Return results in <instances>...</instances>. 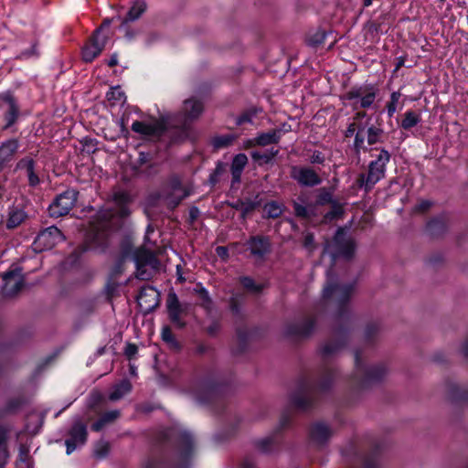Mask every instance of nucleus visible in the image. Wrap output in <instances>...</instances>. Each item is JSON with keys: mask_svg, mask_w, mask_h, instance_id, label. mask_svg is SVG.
<instances>
[{"mask_svg": "<svg viewBox=\"0 0 468 468\" xmlns=\"http://www.w3.org/2000/svg\"><path fill=\"white\" fill-rule=\"evenodd\" d=\"M355 240L348 237L343 228H338L332 240H326L323 254H329L332 266L339 258L350 261L355 254ZM327 280L323 290V301L333 311L331 338L321 347L324 361L341 350L348 342L354 325V315L349 309V301L355 290L354 283H341L335 276L333 267L326 272Z\"/></svg>", "mask_w": 468, "mask_h": 468, "instance_id": "obj_1", "label": "nucleus"}, {"mask_svg": "<svg viewBox=\"0 0 468 468\" xmlns=\"http://www.w3.org/2000/svg\"><path fill=\"white\" fill-rule=\"evenodd\" d=\"M156 441L163 445L173 442L174 453L169 457L166 452L151 456L144 468H189L194 454L195 441L187 431L164 430L156 434Z\"/></svg>", "mask_w": 468, "mask_h": 468, "instance_id": "obj_2", "label": "nucleus"}, {"mask_svg": "<svg viewBox=\"0 0 468 468\" xmlns=\"http://www.w3.org/2000/svg\"><path fill=\"white\" fill-rule=\"evenodd\" d=\"M335 378V370L324 365L314 376L300 380L296 390L291 395L292 405L302 411L312 409L318 395L330 389Z\"/></svg>", "mask_w": 468, "mask_h": 468, "instance_id": "obj_3", "label": "nucleus"}, {"mask_svg": "<svg viewBox=\"0 0 468 468\" xmlns=\"http://www.w3.org/2000/svg\"><path fill=\"white\" fill-rule=\"evenodd\" d=\"M232 382L231 375L213 369L207 372L193 388V396L200 404H209L228 392Z\"/></svg>", "mask_w": 468, "mask_h": 468, "instance_id": "obj_4", "label": "nucleus"}, {"mask_svg": "<svg viewBox=\"0 0 468 468\" xmlns=\"http://www.w3.org/2000/svg\"><path fill=\"white\" fill-rule=\"evenodd\" d=\"M356 372L354 378L356 384L359 388H367L373 385L380 383L387 377L388 370L385 364L378 363L367 365L363 361L362 352H355Z\"/></svg>", "mask_w": 468, "mask_h": 468, "instance_id": "obj_5", "label": "nucleus"}, {"mask_svg": "<svg viewBox=\"0 0 468 468\" xmlns=\"http://www.w3.org/2000/svg\"><path fill=\"white\" fill-rule=\"evenodd\" d=\"M390 154L386 149H381L376 159L368 164L367 173L358 175L356 184L363 188L366 193L370 192L375 185L385 177L387 164L390 161Z\"/></svg>", "mask_w": 468, "mask_h": 468, "instance_id": "obj_6", "label": "nucleus"}, {"mask_svg": "<svg viewBox=\"0 0 468 468\" xmlns=\"http://www.w3.org/2000/svg\"><path fill=\"white\" fill-rule=\"evenodd\" d=\"M0 110L3 112L4 122L2 130L15 133L16 131L15 125L21 116V110L17 100L11 91L7 90L0 94Z\"/></svg>", "mask_w": 468, "mask_h": 468, "instance_id": "obj_7", "label": "nucleus"}, {"mask_svg": "<svg viewBox=\"0 0 468 468\" xmlns=\"http://www.w3.org/2000/svg\"><path fill=\"white\" fill-rule=\"evenodd\" d=\"M79 197V191L69 188L56 197L48 207V214L51 218L63 217L73 208Z\"/></svg>", "mask_w": 468, "mask_h": 468, "instance_id": "obj_8", "label": "nucleus"}, {"mask_svg": "<svg viewBox=\"0 0 468 468\" xmlns=\"http://www.w3.org/2000/svg\"><path fill=\"white\" fill-rule=\"evenodd\" d=\"M131 129L144 139L154 142L162 141L166 130V122L164 119L155 120L151 122L134 121Z\"/></svg>", "mask_w": 468, "mask_h": 468, "instance_id": "obj_9", "label": "nucleus"}, {"mask_svg": "<svg viewBox=\"0 0 468 468\" xmlns=\"http://www.w3.org/2000/svg\"><path fill=\"white\" fill-rule=\"evenodd\" d=\"M378 91V87L371 83L354 86L343 95V99L346 101L360 99L359 107L367 109L374 103Z\"/></svg>", "mask_w": 468, "mask_h": 468, "instance_id": "obj_10", "label": "nucleus"}, {"mask_svg": "<svg viewBox=\"0 0 468 468\" xmlns=\"http://www.w3.org/2000/svg\"><path fill=\"white\" fill-rule=\"evenodd\" d=\"M290 421V416L283 414L281 417L279 426L270 436L257 440L255 441L256 448L263 453H272L278 451L282 444V440L279 434L281 433L282 430L289 426Z\"/></svg>", "mask_w": 468, "mask_h": 468, "instance_id": "obj_11", "label": "nucleus"}, {"mask_svg": "<svg viewBox=\"0 0 468 468\" xmlns=\"http://www.w3.org/2000/svg\"><path fill=\"white\" fill-rule=\"evenodd\" d=\"M65 240L63 233L55 226H50L41 230L34 240V248L37 251L51 250L57 244Z\"/></svg>", "mask_w": 468, "mask_h": 468, "instance_id": "obj_12", "label": "nucleus"}, {"mask_svg": "<svg viewBox=\"0 0 468 468\" xmlns=\"http://www.w3.org/2000/svg\"><path fill=\"white\" fill-rule=\"evenodd\" d=\"M2 292L5 297L16 296L25 286V277L21 267H15L5 271L3 276Z\"/></svg>", "mask_w": 468, "mask_h": 468, "instance_id": "obj_13", "label": "nucleus"}, {"mask_svg": "<svg viewBox=\"0 0 468 468\" xmlns=\"http://www.w3.org/2000/svg\"><path fill=\"white\" fill-rule=\"evenodd\" d=\"M203 112L204 103L201 100L195 97L186 99L183 101L182 108L177 114V122L191 127V124L201 116Z\"/></svg>", "mask_w": 468, "mask_h": 468, "instance_id": "obj_14", "label": "nucleus"}, {"mask_svg": "<svg viewBox=\"0 0 468 468\" xmlns=\"http://www.w3.org/2000/svg\"><path fill=\"white\" fill-rule=\"evenodd\" d=\"M290 176L304 187H314L322 183L321 176L310 166L293 165L291 167Z\"/></svg>", "mask_w": 468, "mask_h": 468, "instance_id": "obj_15", "label": "nucleus"}, {"mask_svg": "<svg viewBox=\"0 0 468 468\" xmlns=\"http://www.w3.org/2000/svg\"><path fill=\"white\" fill-rule=\"evenodd\" d=\"M315 324L314 317H305L301 321L288 324L284 328V335L295 340L306 338L312 335Z\"/></svg>", "mask_w": 468, "mask_h": 468, "instance_id": "obj_16", "label": "nucleus"}, {"mask_svg": "<svg viewBox=\"0 0 468 468\" xmlns=\"http://www.w3.org/2000/svg\"><path fill=\"white\" fill-rule=\"evenodd\" d=\"M245 246L250 255L260 261H263L271 252V239L264 235L250 236L246 240Z\"/></svg>", "mask_w": 468, "mask_h": 468, "instance_id": "obj_17", "label": "nucleus"}, {"mask_svg": "<svg viewBox=\"0 0 468 468\" xmlns=\"http://www.w3.org/2000/svg\"><path fill=\"white\" fill-rule=\"evenodd\" d=\"M108 36H101L100 29H95L85 46L82 48V58L85 62H91L104 49Z\"/></svg>", "mask_w": 468, "mask_h": 468, "instance_id": "obj_18", "label": "nucleus"}, {"mask_svg": "<svg viewBox=\"0 0 468 468\" xmlns=\"http://www.w3.org/2000/svg\"><path fill=\"white\" fill-rule=\"evenodd\" d=\"M69 438L66 440L67 453L70 454L78 445H83L87 441V425L80 418L74 420L69 431Z\"/></svg>", "mask_w": 468, "mask_h": 468, "instance_id": "obj_19", "label": "nucleus"}, {"mask_svg": "<svg viewBox=\"0 0 468 468\" xmlns=\"http://www.w3.org/2000/svg\"><path fill=\"white\" fill-rule=\"evenodd\" d=\"M136 300L141 312L144 314H148L158 307L160 294L154 287L144 286L140 290Z\"/></svg>", "mask_w": 468, "mask_h": 468, "instance_id": "obj_20", "label": "nucleus"}, {"mask_svg": "<svg viewBox=\"0 0 468 468\" xmlns=\"http://www.w3.org/2000/svg\"><path fill=\"white\" fill-rule=\"evenodd\" d=\"M334 433L332 427L324 421H316L309 429L310 441L317 447L325 446Z\"/></svg>", "mask_w": 468, "mask_h": 468, "instance_id": "obj_21", "label": "nucleus"}, {"mask_svg": "<svg viewBox=\"0 0 468 468\" xmlns=\"http://www.w3.org/2000/svg\"><path fill=\"white\" fill-rule=\"evenodd\" d=\"M445 394L453 403L461 404L468 402V385H460L452 379L445 381Z\"/></svg>", "mask_w": 468, "mask_h": 468, "instance_id": "obj_22", "label": "nucleus"}, {"mask_svg": "<svg viewBox=\"0 0 468 468\" xmlns=\"http://www.w3.org/2000/svg\"><path fill=\"white\" fill-rule=\"evenodd\" d=\"M20 147L17 138H10L0 144V172L14 160Z\"/></svg>", "mask_w": 468, "mask_h": 468, "instance_id": "obj_23", "label": "nucleus"}, {"mask_svg": "<svg viewBox=\"0 0 468 468\" xmlns=\"http://www.w3.org/2000/svg\"><path fill=\"white\" fill-rule=\"evenodd\" d=\"M166 308L170 321L178 328H183L186 323L180 318L183 312L182 305L178 300L176 293L173 291L169 292L166 298Z\"/></svg>", "mask_w": 468, "mask_h": 468, "instance_id": "obj_24", "label": "nucleus"}, {"mask_svg": "<svg viewBox=\"0 0 468 468\" xmlns=\"http://www.w3.org/2000/svg\"><path fill=\"white\" fill-rule=\"evenodd\" d=\"M189 133L190 126H186L185 123L179 122V125L171 129L166 126L164 137L169 138V144H180L188 138Z\"/></svg>", "mask_w": 468, "mask_h": 468, "instance_id": "obj_25", "label": "nucleus"}, {"mask_svg": "<svg viewBox=\"0 0 468 468\" xmlns=\"http://www.w3.org/2000/svg\"><path fill=\"white\" fill-rule=\"evenodd\" d=\"M131 261H134L136 269H139V266L155 267L158 263L155 255L151 250L143 247L134 250L133 257Z\"/></svg>", "mask_w": 468, "mask_h": 468, "instance_id": "obj_26", "label": "nucleus"}, {"mask_svg": "<svg viewBox=\"0 0 468 468\" xmlns=\"http://www.w3.org/2000/svg\"><path fill=\"white\" fill-rule=\"evenodd\" d=\"M247 164L248 157L245 154H238L233 157L230 166L232 184L240 182L242 171Z\"/></svg>", "mask_w": 468, "mask_h": 468, "instance_id": "obj_27", "label": "nucleus"}, {"mask_svg": "<svg viewBox=\"0 0 468 468\" xmlns=\"http://www.w3.org/2000/svg\"><path fill=\"white\" fill-rule=\"evenodd\" d=\"M448 226L444 216H441L430 220L426 229L432 238H439L447 231Z\"/></svg>", "mask_w": 468, "mask_h": 468, "instance_id": "obj_28", "label": "nucleus"}, {"mask_svg": "<svg viewBox=\"0 0 468 468\" xmlns=\"http://www.w3.org/2000/svg\"><path fill=\"white\" fill-rule=\"evenodd\" d=\"M282 137V130L273 129L267 133H259L254 139V144L267 146L272 144H278Z\"/></svg>", "mask_w": 468, "mask_h": 468, "instance_id": "obj_29", "label": "nucleus"}, {"mask_svg": "<svg viewBox=\"0 0 468 468\" xmlns=\"http://www.w3.org/2000/svg\"><path fill=\"white\" fill-rule=\"evenodd\" d=\"M135 250L133 237L131 235H125L120 241L117 257L126 261H131Z\"/></svg>", "mask_w": 468, "mask_h": 468, "instance_id": "obj_30", "label": "nucleus"}, {"mask_svg": "<svg viewBox=\"0 0 468 468\" xmlns=\"http://www.w3.org/2000/svg\"><path fill=\"white\" fill-rule=\"evenodd\" d=\"M27 215L24 211L23 208L18 207H10L9 213H8V218L6 220V228L8 229H13L18 227L22 222L25 221Z\"/></svg>", "mask_w": 468, "mask_h": 468, "instance_id": "obj_31", "label": "nucleus"}, {"mask_svg": "<svg viewBox=\"0 0 468 468\" xmlns=\"http://www.w3.org/2000/svg\"><path fill=\"white\" fill-rule=\"evenodd\" d=\"M367 123L364 124L361 122H356V133L355 134V140L353 144L354 150L356 154H359L360 151H367V147L365 146L366 141V128H367Z\"/></svg>", "mask_w": 468, "mask_h": 468, "instance_id": "obj_32", "label": "nucleus"}, {"mask_svg": "<svg viewBox=\"0 0 468 468\" xmlns=\"http://www.w3.org/2000/svg\"><path fill=\"white\" fill-rule=\"evenodd\" d=\"M246 302V294L244 292H233L229 298V310L233 315L240 317L242 315L241 307Z\"/></svg>", "mask_w": 468, "mask_h": 468, "instance_id": "obj_33", "label": "nucleus"}, {"mask_svg": "<svg viewBox=\"0 0 468 468\" xmlns=\"http://www.w3.org/2000/svg\"><path fill=\"white\" fill-rule=\"evenodd\" d=\"M380 331H381V326L378 322H376V321L369 322L365 327L364 341L367 345L374 344L378 340Z\"/></svg>", "mask_w": 468, "mask_h": 468, "instance_id": "obj_34", "label": "nucleus"}, {"mask_svg": "<svg viewBox=\"0 0 468 468\" xmlns=\"http://www.w3.org/2000/svg\"><path fill=\"white\" fill-rule=\"evenodd\" d=\"M146 10V4L144 1H137L133 4V5L128 11L126 16L123 18L122 22V26L127 24L128 22H133L137 20Z\"/></svg>", "mask_w": 468, "mask_h": 468, "instance_id": "obj_35", "label": "nucleus"}, {"mask_svg": "<svg viewBox=\"0 0 468 468\" xmlns=\"http://www.w3.org/2000/svg\"><path fill=\"white\" fill-rule=\"evenodd\" d=\"M278 154L279 150L273 148L266 150L263 153L254 151L251 153V158L254 162L258 163L260 166H261L271 163Z\"/></svg>", "mask_w": 468, "mask_h": 468, "instance_id": "obj_36", "label": "nucleus"}, {"mask_svg": "<svg viewBox=\"0 0 468 468\" xmlns=\"http://www.w3.org/2000/svg\"><path fill=\"white\" fill-rule=\"evenodd\" d=\"M120 416L119 410H112L104 413L91 425V430L94 431H100L107 424L113 422Z\"/></svg>", "mask_w": 468, "mask_h": 468, "instance_id": "obj_37", "label": "nucleus"}, {"mask_svg": "<svg viewBox=\"0 0 468 468\" xmlns=\"http://www.w3.org/2000/svg\"><path fill=\"white\" fill-rule=\"evenodd\" d=\"M132 389V384L129 380L123 379L119 384L115 385L113 390L109 395V399L112 401L121 399L124 395L129 393Z\"/></svg>", "mask_w": 468, "mask_h": 468, "instance_id": "obj_38", "label": "nucleus"}, {"mask_svg": "<svg viewBox=\"0 0 468 468\" xmlns=\"http://www.w3.org/2000/svg\"><path fill=\"white\" fill-rule=\"evenodd\" d=\"M191 191L189 189H184V193L181 195H176V193H168L165 197L166 206L170 210H174L179 204L190 196Z\"/></svg>", "mask_w": 468, "mask_h": 468, "instance_id": "obj_39", "label": "nucleus"}, {"mask_svg": "<svg viewBox=\"0 0 468 468\" xmlns=\"http://www.w3.org/2000/svg\"><path fill=\"white\" fill-rule=\"evenodd\" d=\"M366 134H367V144L369 145H373L379 142H382V136L384 134V131H383V129L371 124V125L367 126Z\"/></svg>", "mask_w": 468, "mask_h": 468, "instance_id": "obj_40", "label": "nucleus"}, {"mask_svg": "<svg viewBox=\"0 0 468 468\" xmlns=\"http://www.w3.org/2000/svg\"><path fill=\"white\" fill-rule=\"evenodd\" d=\"M6 439L7 430L4 426H0V466H3L8 458Z\"/></svg>", "mask_w": 468, "mask_h": 468, "instance_id": "obj_41", "label": "nucleus"}, {"mask_svg": "<svg viewBox=\"0 0 468 468\" xmlns=\"http://www.w3.org/2000/svg\"><path fill=\"white\" fill-rule=\"evenodd\" d=\"M235 139L236 136L233 134L218 135L212 139L211 144L215 149L218 150L231 145Z\"/></svg>", "mask_w": 468, "mask_h": 468, "instance_id": "obj_42", "label": "nucleus"}, {"mask_svg": "<svg viewBox=\"0 0 468 468\" xmlns=\"http://www.w3.org/2000/svg\"><path fill=\"white\" fill-rule=\"evenodd\" d=\"M227 165L222 162H218L216 168L212 171L208 177V184L211 186H216L220 180L222 176L227 171Z\"/></svg>", "mask_w": 468, "mask_h": 468, "instance_id": "obj_43", "label": "nucleus"}, {"mask_svg": "<svg viewBox=\"0 0 468 468\" xmlns=\"http://www.w3.org/2000/svg\"><path fill=\"white\" fill-rule=\"evenodd\" d=\"M378 447H374L370 452L363 457L362 468H378Z\"/></svg>", "mask_w": 468, "mask_h": 468, "instance_id": "obj_44", "label": "nucleus"}, {"mask_svg": "<svg viewBox=\"0 0 468 468\" xmlns=\"http://www.w3.org/2000/svg\"><path fill=\"white\" fill-rule=\"evenodd\" d=\"M345 211L343 206L336 200L331 204V209L324 215V221H332L344 215Z\"/></svg>", "mask_w": 468, "mask_h": 468, "instance_id": "obj_45", "label": "nucleus"}, {"mask_svg": "<svg viewBox=\"0 0 468 468\" xmlns=\"http://www.w3.org/2000/svg\"><path fill=\"white\" fill-rule=\"evenodd\" d=\"M282 206L276 201L268 202L264 206V212L269 218H277L282 214Z\"/></svg>", "mask_w": 468, "mask_h": 468, "instance_id": "obj_46", "label": "nucleus"}, {"mask_svg": "<svg viewBox=\"0 0 468 468\" xmlns=\"http://www.w3.org/2000/svg\"><path fill=\"white\" fill-rule=\"evenodd\" d=\"M420 121V116L415 113L412 111H408L405 115L404 119L401 122V127L404 130H410L412 127L416 126Z\"/></svg>", "mask_w": 468, "mask_h": 468, "instance_id": "obj_47", "label": "nucleus"}, {"mask_svg": "<svg viewBox=\"0 0 468 468\" xmlns=\"http://www.w3.org/2000/svg\"><path fill=\"white\" fill-rule=\"evenodd\" d=\"M334 200L332 193L325 187H322L319 189L315 203L317 206H324L327 204L331 205Z\"/></svg>", "mask_w": 468, "mask_h": 468, "instance_id": "obj_48", "label": "nucleus"}, {"mask_svg": "<svg viewBox=\"0 0 468 468\" xmlns=\"http://www.w3.org/2000/svg\"><path fill=\"white\" fill-rule=\"evenodd\" d=\"M197 292L201 301L200 305L207 312H210L213 309V302L208 294V292L204 287H200L198 290H197Z\"/></svg>", "mask_w": 468, "mask_h": 468, "instance_id": "obj_49", "label": "nucleus"}, {"mask_svg": "<svg viewBox=\"0 0 468 468\" xmlns=\"http://www.w3.org/2000/svg\"><path fill=\"white\" fill-rule=\"evenodd\" d=\"M239 282L242 284V286L253 292H261L263 289L262 284H256L254 280L251 277L249 276H242L239 278Z\"/></svg>", "mask_w": 468, "mask_h": 468, "instance_id": "obj_50", "label": "nucleus"}, {"mask_svg": "<svg viewBox=\"0 0 468 468\" xmlns=\"http://www.w3.org/2000/svg\"><path fill=\"white\" fill-rule=\"evenodd\" d=\"M292 208L294 215L303 219H308L312 216L311 210L304 205L299 204L297 201H292Z\"/></svg>", "mask_w": 468, "mask_h": 468, "instance_id": "obj_51", "label": "nucleus"}, {"mask_svg": "<svg viewBox=\"0 0 468 468\" xmlns=\"http://www.w3.org/2000/svg\"><path fill=\"white\" fill-rule=\"evenodd\" d=\"M257 115L256 109H248L244 111L236 119V125H243L245 123H252L253 118Z\"/></svg>", "mask_w": 468, "mask_h": 468, "instance_id": "obj_52", "label": "nucleus"}, {"mask_svg": "<svg viewBox=\"0 0 468 468\" xmlns=\"http://www.w3.org/2000/svg\"><path fill=\"white\" fill-rule=\"evenodd\" d=\"M162 339L169 344L171 346V347L175 348V349H179L180 348V345L179 343L176 341V339L175 338L171 329L169 326H165L162 330Z\"/></svg>", "mask_w": 468, "mask_h": 468, "instance_id": "obj_53", "label": "nucleus"}, {"mask_svg": "<svg viewBox=\"0 0 468 468\" xmlns=\"http://www.w3.org/2000/svg\"><path fill=\"white\" fill-rule=\"evenodd\" d=\"M326 34L324 30H318L307 37V44L311 47H318L323 44L325 39Z\"/></svg>", "mask_w": 468, "mask_h": 468, "instance_id": "obj_54", "label": "nucleus"}, {"mask_svg": "<svg viewBox=\"0 0 468 468\" xmlns=\"http://www.w3.org/2000/svg\"><path fill=\"white\" fill-rule=\"evenodd\" d=\"M128 261L116 257L115 263L111 271V278L117 279L124 271V265Z\"/></svg>", "mask_w": 468, "mask_h": 468, "instance_id": "obj_55", "label": "nucleus"}, {"mask_svg": "<svg viewBox=\"0 0 468 468\" xmlns=\"http://www.w3.org/2000/svg\"><path fill=\"white\" fill-rule=\"evenodd\" d=\"M80 143L83 145V150L88 154H93L97 151L98 141L94 138L85 137Z\"/></svg>", "mask_w": 468, "mask_h": 468, "instance_id": "obj_56", "label": "nucleus"}, {"mask_svg": "<svg viewBox=\"0 0 468 468\" xmlns=\"http://www.w3.org/2000/svg\"><path fill=\"white\" fill-rule=\"evenodd\" d=\"M108 101H124L125 96L123 91L121 90L120 87L112 88L110 91L106 94Z\"/></svg>", "mask_w": 468, "mask_h": 468, "instance_id": "obj_57", "label": "nucleus"}, {"mask_svg": "<svg viewBox=\"0 0 468 468\" xmlns=\"http://www.w3.org/2000/svg\"><path fill=\"white\" fill-rule=\"evenodd\" d=\"M109 451H110L109 443L105 442V441H101L96 445V447L94 449V455L98 459H102L108 455Z\"/></svg>", "mask_w": 468, "mask_h": 468, "instance_id": "obj_58", "label": "nucleus"}, {"mask_svg": "<svg viewBox=\"0 0 468 468\" xmlns=\"http://www.w3.org/2000/svg\"><path fill=\"white\" fill-rule=\"evenodd\" d=\"M259 206V202H255V201H252L250 199H246L244 204H243V207L241 209V218L243 219L246 218V217L251 213L252 211H254L256 209V207Z\"/></svg>", "mask_w": 468, "mask_h": 468, "instance_id": "obj_59", "label": "nucleus"}, {"mask_svg": "<svg viewBox=\"0 0 468 468\" xmlns=\"http://www.w3.org/2000/svg\"><path fill=\"white\" fill-rule=\"evenodd\" d=\"M16 169H26L27 173L29 170L35 169V161L28 157L22 158L17 162Z\"/></svg>", "mask_w": 468, "mask_h": 468, "instance_id": "obj_60", "label": "nucleus"}, {"mask_svg": "<svg viewBox=\"0 0 468 468\" xmlns=\"http://www.w3.org/2000/svg\"><path fill=\"white\" fill-rule=\"evenodd\" d=\"M214 352V349L211 346L199 343L197 345L195 348V354L202 356V355H212Z\"/></svg>", "mask_w": 468, "mask_h": 468, "instance_id": "obj_61", "label": "nucleus"}, {"mask_svg": "<svg viewBox=\"0 0 468 468\" xmlns=\"http://www.w3.org/2000/svg\"><path fill=\"white\" fill-rule=\"evenodd\" d=\"M123 353L127 359L132 360L138 353V346L135 344L127 343Z\"/></svg>", "mask_w": 468, "mask_h": 468, "instance_id": "obj_62", "label": "nucleus"}, {"mask_svg": "<svg viewBox=\"0 0 468 468\" xmlns=\"http://www.w3.org/2000/svg\"><path fill=\"white\" fill-rule=\"evenodd\" d=\"M116 279H112L110 277V280L108 281L106 284V293L108 298H112L117 291V288L119 286V283L115 281Z\"/></svg>", "mask_w": 468, "mask_h": 468, "instance_id": "obj_63", "label": "nucleus"}, {"mask_svg": "<svg viewBox=\"0 0 468 468\" xmlns=\"http://www.w3.org/2000/svg\"><path fill=\"white\" fill-rule=\"evenodd\" d=\"M324 161V154L320 151H314V153L310 156V163L313 165H323Z\"/></svg>", "mask_w": 468, "mask_h": 468, "instance_id": "obj_64", "label": "nucleus"}]
</instances>
